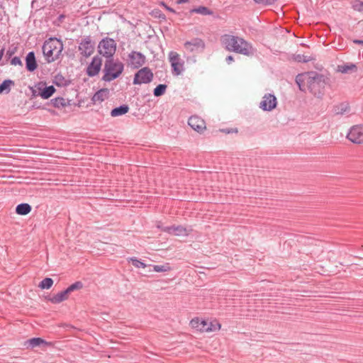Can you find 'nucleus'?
I'll return each mask as SVG.
<instances>
[{
  "label": "nucleus",
  "mask_w": 363,
  "mask_h": 363,
  "mask_svg": "<svg viewBox=\"0 0 363 363\" xmlns=\"http://www.w3.org/2000/svg\"><path fill=\"white\" fill-rule=\"evenodd\" d=\"M17 50V47H11L8 49V50L6 51V57L8 58V59H10L11 58V57L16 53Z\"/></svg>",
  "instance_id": "4c0bfd02"
},
{
  "label": "nucleus",
  "mask_w": 363,
  "mask_h": 363,
  "mask_svg": "<svg viewBox=\"0 0 363 363\" xmlns=\"http://www.w3.org/2000/svg\"><path fill=\"white\" fill-rule=\"evenodd\" d=\"M167 86L164 84H158L153 90V94L155 96H162L167 89Z\"/></svg>",
  "instance_id": "c756f323"
},
{
  "label": "nucleus",
  "mask_w": 363,
  "mask_h": 363,
  "mask_svg": "<svg viewBox=\"0 0 363 363\" xmlns=\"http://www.w3.org/2000/svg\"><path fill=\"white\" fill-rule=\"evenodd\" d=\"M189 125L198 133L203 132L206 128V122L198 116H192L188 120Z\"/></svg>",
  "instance_id": "f3484780"
},
{
  "label": "nucleus",
  "mask_w": 363,
  "mask_h": 363,
  "mask_svg": "<svg viewBox=\"0 0 363 363\" xmlns=\"http://www.w3.org/2000/svg\"><path fill=\"white\" fill-rule=\"evenodd\" d=\"M255 4L262 6L273 5L277 0H253Z\"/></svg>",
  "instance_id": "f704fd0d"
},
{
  "label": "nucleus",
  "mask_w": 363,
  "mask_h": 363,
  "mask_svg": "<svg viewBox=\"0 0 363 363\" xmlns=\"http://www.w3.org/2000/svg\"><path fill=\"white\" fill-rule=\"evenodd\" d=\"M150 14L152 17L158 18L160 21H166V16L158 9H153Z\"/></svg>",
  "instance_id": "2f4dec72"
},
{
  "label": "nucleus",
  "mask_w": 363,
  "mask_h": 363,
  "mask_svg": "<svg viewBox=\"0 0 363 363\" xmlns=\"http://www.w3.org/2000/svg\"><path fill=\"white\" fill-rule=\"evenodd\" d=\"M47 62L50 63L59 58L63 50L62 41L57 38H50L42 47Z\"/></svg>",
  "instance_id": "7ed1b4c3"
},
{
  "label": "nucleus",
  "mask_w": 363,
  "mask_h": 363,
  "mask_svg": "<svg viewBox=\"0 0 363 363\" xmlns=\"http://www.w3.org/2000/svg\"><path fill=\"white\" fill-rule=\"evenodd\" d=\"M169 60L172 67V72L173 75L179 76L184 70V62L180 58L179 55L171 51L169 53Z\"/></svg>",
  "instance_id": "6e6552de"
},
{
  "label": "nucleus",
  "mask_w": 363,
  "mask_h": 363,
  "mask_svg": "<svg viewBox=\"0 0 363 363\" xmlns=\"http://www.w3.org/2000/svg\"><path fill=\"white\" fill-rule=\"evenodd\" d=\"M38 67V64L33 51L29 52L26 57V68L28 72H33Z\"/></svg>",
  "instance_id": "6ab92c4d"
},
{
  "label": "nucleus",
  "mask_w": 363,
  "mask_h": 363,
  "mask_svg": "<svg viewBox=\"0 0 363 363\" xmlns=\"http://www.w3.org/2000/svg\"><path fill=\"white\" fill-rule=\"evenodd\" d=\"M4 53V49L3 48V49H1V50H0V60H1L2 59V57H3Z\"/></svg>",
  "instance_id": "c03bdc74"
},
{
  "label": "nucleus",
  "mask_w": 363,
  "mask_h": 363,
  "mask_svg": "<svg viewBox=\"0 0 363 363\" xmlns=\"http://www.w3.org/2000/svg\"><path fill=\"white\" fill-rule=\"evenodd\" d=\"M189 1L190 0H177V4H184V3L189 2Z\"/></svg>",
  "instance_id": "37998d69"
},
{
  "label": "nucleus",
  "mask_w": 363,
  "mask_h": 363,
  "mask_svg": "<svg viewBox=\"0 0 363 363\" xmlns=\"http://www.w3.org/2000/svg\"><path fill=\"white\" fill-rule=\"evenodd\" d=\"M10 63L11 65H14V66H16V65H19L21 67L23 66L22 61L21 60L19 57H13V58H11Z\"/></svg>",
  "instance_id": "58836bf2"
},
{
  "label": "nucleus",
  "mask_w": 363,
  "mask_h": 363,
  "mask_svg": "<svg viewBox=\"0 0 363 363\" xmlns=\"http://www.w3.org/2000/svg\"><path fill=\"white\" fill-rule=\"evenodd\" d=\"M228 64H230L233 60V57L232 55H229L225 59Z\"/></svg>",
  "instance_id": "a19ab883"
},
{
  "label": "nucleus",
  "mask_w": 363,
  "mask_h": 363,
  "mask_svg": "<svg viewBox=\"0 0 363 363\" xmlns=\"http://www.w3.org/2000/svg\"><path fill=\"white\" fill-rule=\"evenodd\" d=\"M154 271L157 272H167L170 269V267L166 264V265H155L154 266Z\"/></svg>",
  "instance_id": "c9c22d12"
},
{
  "label": "nucleus",
  "mask_w": 363,
  "mask_h": 363,
  "mask_svg": "<svg viewBox=\"0 0 363 363\" xmlns=\"http://www.w3.org/2000/svg\"><path fill=\"white\" fill-rule=\"evenodd\" d=\"M277 100L276 96L272 94H266L262 97V100L259 104V108L264 111H270L276 108Z\"/></svg>",
  "instance_id": "4468645a"
},
{
  "label": "nucleus",
  "mask_w": 363,
  "mask_h": 363,
  "mask_svg": "<svg viewBox=\"0 0 363 363\" xmlns=\"http://www.w3.org/2000/svg\"><path fill=\"white\" fill-rule=\"evenodd\" d=\"M222 131H223V132H225V133H231V131H230V130H222Z\"/></svg>",
  "instance_id": "49530a36"
},
{
  "label": "nucleus",
  "mask_w": 363,
  "mask_h": 363,
  "mask_svg": "<svg viewBox=\"0 0 363 363\" xmlns=\"http://www.w3.org/2000/svg\"><path fill=\"white\" fill-rule=\"evenodd\" d=\"M99 52L107 59L113 58L116 50V43L113 38H105L98 45Z\"/></svg>",
  "instance_id": "0eeeda50"
},
{
  "label": "nucleus",
  "mask_w": 363,
  "mask_h": 363,
  "mask_svg": "<svg viewBox=\"0 0 363 363\" xmlns=\"http://www.w3.org/2000/svg\"><path fill=\"white\" fill-rule=\"evenodd\" d=\"M160 5L164 6L165 9L167 11L172 12V13H176L175 10L172 8L169 7L167 4H165L164 1L160 2Z\"/></svg>",
  "instance_id": "ea45409f"
},
{
  "label": "nucleus",
  "mask_w": 363,
  "mask_h": 363,
  "mask_svg": "<svg viewBox=\"0 0 363 363\" xmlns=\"http://www.w3.org/2000/svg\"><path fill=\"white\" fill-rule=\"evenodd\" d=\"M222 131H223V132H225V133H231V131H230V130H222Z\"/></svg>",
  "instance_id": "a18cd8bd"
},
{
  "label": "nucleus",
  "mask_w": 363,
  "mask_h": 363,
  "mask_svg": "<svg viewBox=\"0 0 363 363\" xmlns=\"http://www.w3.org/2000/svg\"><path fill=\"white\" fill-rule=\"evenodd\" d=\"M352 8L355 11H360V12L363 11V1L356 0L352 4Z\"/></svg>",
  "instance_id": "e433bc0d"
},
{
  "label": "nucleus",
  "mask_w": 363,
  "mask_h": 363,
  "mask_svg": "<svg viewBox=\"0 0 363 363\" xmlns=\"http://www.w3.org/2000/svg\"><path fill=\"white\" fill-rule=\"evenodd\" d=\"M129 111V106L126 104L121 105L118 107L113 108L111 111L112 117H117L127 113Z\"/></svg>",
  "instance_id": "aec40b11"
},
{
  "label": "nucleus",
  "mask_w": 363,
  "mask_h": 363,
  "mask_svg": "<svg viewBox=\"0 0 363 363\" xmlns=\"http://www.w3.org/2000/svg\"><path fill=\"white\" fill-rule=\"evenodd\" d=\"M184 48L189 52H202L205 50V42L199 38H192L191 40L186 41L184 44Z\"/></svg>",
  "instance_id": "ddd939ff"
},
{
  "label": "nucleus",
  "mask_w": 363,
  "mask_h": 363,
  "mask_svg": "<svg viewBox=\"0 0 363 363\" xmlns=\"http://www.w3.org/2000/svg\"><path fill=\"white\" fill-rule=\"evenodd\" d=\"M101 64L102 60L101 57L99 56L94 57L91 63L86 68V74L89 77H94L97 75L101 70Z\"/></svg>",
  "instance_id": "dca6fc26"
},
{
  "label": "nucleus",
  "mask_w": 363,
  "mask_h": 363,
  "mask_svg": "<svg viewBox=\"0 0 363 363\" xmlns=\"http://www.w3.org/2000/svg\"><path fill=\"white\" fill-rule=\"evenodd\" d=\"M353 43L354 44H357V45H363V40H353Z\"/></svg>",
  "instance_id": "79ce46f5"
},
{
  "label": "nucleus",
  "mask_w": 363,
  "mask_h": 363,
  "mask_svg": "<svg viewBox=\"0 0 363 363\" xmlns=\"http://www.w3.org/2000/svg\"><path fill=\"white\" fill-rule=\"evenodd\" d=\"M78 50L82 56L87 58L94 52L95 42L91 40V36H86L79 43Z\"/></svg>",
  "instance_id": "9d476101"
},
{
  "label": "nucleus",
  "mask_w": 363,
  "mask_h": 363,
  "mask_svg": "<svg viewBox=\"0 0 363 363\" xmlns=\"http://www.w3.org/2000/svg\"><path fill=\"white\" fill-rule=\"evenodd\" d=\"M53 284V280L51 278L46 277L39 284V287L42 289H49Z\"/></svg>",
  "instance_id": "7c9ffc66"
},
{
  "label": "nucleus",
  "mask_w": 363,
  "mask_h": 363,
  "mask_svg": "<svg viewBox=\"0 0 363 363\" xmlns=\"http://www.w3.org/2000/svg\"><path fill=\"white\" fill-rule=\"evenodd\" d=\"M153 77V73L148 67H143L135 74L133 84H149L152 81Z\"/></svg>",
  "instance_id": "1a4fd4ad"
},
{
  "label": "nucleus",
  "mask_w": 363,
  "mask_h": 363,
  "mask_svg": "<svg viewBox=\"0 0 363 363\" xmlns=\"http://www.w3.org/2000/svg\"><path fill=\"white\" fill-rule=\"evenodd\" d=\"M347 138L354 144L363 143V125H356L350 128Z\"/></svg>",
  "instance_id": "f8f14e48"
},
{
  "label": "nucleus",
  "mask_w": 363,
  "mask_h": 363,
  "mask_svg": "<svg viewBox=\"0 0 363 363\" xmlns=\"http://www.w3.org/2000/svg\"><path fill=\"white\" fill-rule=\"evenodd\" d=\"M221 43L227 50L243 55L250 56L255 52L250 43L238 36L224 35L221 37Z\"/></svg>",
  "instance_id": "f03ea898"
},
{
  "label": "nucleus",
  "mask_w": 363,
  "mask_h": 363,
  "mask_svg": "<svg viewBox=\"0 0 363 363\" xmlns=\"http://www.w3.org/2000/svg\"><path fill=\"white\" fill-rule=\"evenodd\" d=\"M42 344L47 345L48 342L40 337H33L28 340L26 342L27 347L34 348L37 346H40Z\"/></svg>",
  "instance_id": "4be33fe9"
},
{
  "label": "nucleus",
  "mask_w": 363,
  "mask_h": 363,
  "mask_svg": "<svg viewBox=\"0 0 363 363\" xmlns=\"http://www.w3.org/2000/svg\"><path fill=\"white\" fill-rule=\"evenodd\" d=\"M313 59V57L304 55H297L295 57V60L299 62H308L312 60Z\"/></svg>",
  "instance_id": "72a5a7b5"
},
{
  "label": "nucleus",
  "mask_w": 363,
  "mask_h": 363,
  "mask_svg": "<svg viewBox=\"0 0 363 363\" xmlns=\"http://www.w3.org/2000/svg\"><path fill=\"white\" fill-rule=\"evenodd\" d=\"M191 12L199 13L203 16L212 15L213 13V11L210 10L208 8L203 6H200L197 8L193 9L191 11Z\"/></svg>",
  "instance_id": "bb28decb"
},
{
  "label": "nucleus",
  "mask_w": 363,
  "mask_h": 363,
  "mask_svg": "<svg viewBox=\"0 0 363 363\" xmlns=\"http://www.w3.org/2000/svg\"><path fill=\"white\" fill-rule=\"evenodd\" d=\"M350 110V106L346 103H342L334 108V111L336 114L343 115L347 113Z\"/></svg>",
  "instance_id": "cd10ccee"
},
{
  "label": "nucleus",
  "mask_w": 363,
  "mask_h": 363,
  "mask_svg": "<svg viewBox=\"0 0 363 363\" xmlns=\"http://www.w3.org/2000/svg\"><path fill=\"white\" fill-rule=\"evenodd\" d=\"M53 83L57 86H66L69 84L68 80L62 74H57L54 77Z\"/></svg>",
  "instance_id": "393cba45"
},
{
  "label": "nucleus",
  "mask_w": 363,
  "mask_h": 363,
  "mask_svg": "<svg viewBox=\"0 0 363 363\" xmlns=\"http://www.w3.org/2000/svg\"><path fill=\"white\" fill-rule=\"evenodd\" d=\"M130 64L135 69L142 67L145 63V56L140 52L132 51L128 54Z\"/></svg>",
  "instance_id": "2eb2a0df"
},
{
  "label": "nucleus",
  "mask_w": 363,
  "mask_h": 363,
  "mask_svg": "<svg viewBox=\"0 0 363 363\" xmlns=\"http://www.w3.org/2000/svg\"><path fill=\"white\" fill-rule=\"evenodd\" d=\"M83 288V284L82 281H78L70 286H69L65 290L62 291L57 293L55 295H53L51 297H49L48 300L50 301L52 303L57 304L60 303L68 298V296L72 291L76 290H79Z\"/></svg>",
  "instance_id": "39448f33"
},
{
  "label": "nucleus",
  "mask_w": 363,
  "mask_h": 363,
  "mask_svg": "<svg viewBox=\"0 0 363 363\" xmlns=\"http://www.w3.org/2000/svg\"><path fill=\"white\" fill-rule=\"evenodd\" d=\"M50 102L55 108H64L68 104V102H67L66 99L62 97H57L52 99Z\"/></svg>",
  "instance_id": "a878e982"
},
{
  "label": "nucleus",
  "mask_w": 363,
  "mask_h": 363,
  "mask_svg": "<svg viewBox=\"0 0 363 363\" xmlns=\"http://www.w3.org/2000/svg\"><path fill=\"white\" fill-rule=\"evenodd\" d=\"M158 228H161V230L163 232H166L169 234H172L177 236L181 235H187L188 232L186 228L182 226V225H172V226H167L161 228L160 225H157Z\"/></svg>",
  "instance_id": "a211bd4d"
},
{
  "label": "nucleus",
  "mask_w": 363,
  "mask_h": 363,
  "mask_svg": "<svg viewBox=\"0 0 363 363\" xmlns=\"http://www.w3.org/2000/svg\"><path fill=\"white\" fill-rule=\"evenodd\" d=\"M296 82L301 91H305V84L308 91L317 98H322L324 95L326 85L324 75L315 72H309L299 74L296 77Z\"/></svg>",
  "instance_id": "f257e3e1"
},
{
  "label": "nucleus",
  "mask_w": 363,
  "mask_h": 363,
  "mask_svg": "<svg viewBox=\"0 0 363 363\" xmlns=\"http://www.w3.org/2000/svg\"><path fill=\"white\" fill-rule=\"evenodd\" d=\"M31 210V206L26 203H20L16 207V213L21 216H26L28 214Z\"/></svg>",
  "instance_id": "412c9836"
},
{
  "label": "nucleus",
  "mask_w": 363,
  "mask_h": 363,
  "mask_svg": "<svg viewBox=\"0 0 363 363\" xmlns=\"http://www.w3.org/2000/svg\"><path fill=\"white\" fill-rule=\"evenodd\" d=\"M14 81L11 79H5L0 84V94H9L11 91V86H14Z\"/></svg>",
  "instance_id": "5701e85b"
},
{
  "label": "nucleus",
  "mask_w": 363,
  "mask_h": 363,
  "mask_svg": "<svg viewBox=\"0 0 363 363\" xmlns=\"http://www.w3.org/2000/svg\"><path fill=\"white\" fill-rule=\"evenodd\" d=\"M129 262L132 263V264L136 268H145L146 267V264L138 259L136 257H131L129 259Z\"/></svg>",
  "instance_id": "473e14b6"
},
{
  "label": "nucleus",
  "mask_w": 363,
  "mask_h": 363,
  "mask_svg": "<svg viewBox=\"0 0 363 363\" xmlns=\"http://www.w3.org/2000/svg\"><path fill=\"white\" fill-rule=\"evenodd\" d=\"M192 328L197 329L201 332H211L220 330L221 325L218 321L208 322L201 320L199 318H193L191 320Z\"/></svg>",
  "instance_id": "423d86ee"
},
{
  "label": "nucleus",
  "mask_w": 363,
  "mask_h": 363,
  "mask_svg": "<svg viewBox=\"0 0 363 363\" xmlns=\"http://www.w3.org/2000/svg\"><path fill=\"white\" fill-rule=\"evenodd\" d=\"M55 91L52 85L47 86L45 82H40L35 85V89H32V94L33 96H40L43 99H48Z\"/></svg>",
  "instance_id": "9b49d317"
},
{
  "label": "nucleus",
  "mask_w": 363,
  "mask_h": 363,
  "mask_svg": "<svg viewBox=\"0 0 363 363\" xmlns=\"http://www.w3.org/2000/svg\"><path fill=\"white\" fill-rule=\"evenodd\" d=\"M123 69L124 65L119 60H114L113 58L106 59L104 64V74L102 77V80L104 82H111L119 77Z\"/></svg>",
  "instance_id": "20e7f679"
},
{
  "label": "nucleus",
  "mask_w": 363,
  "mask_h": 363,
  "mask_svg": "<svg viewBox=\"0 0 363 363\" xmlns=\"http://www.w3.org/2000/svg\"><path fill=\"white\" fill-rule=\"evenodd\" d=\"M357 69L356 65L353 63L345 64L338 66V70L342 73H347L350 71H356Z\"/></svg>",
  "instance_id": "c85d7f7f"
},
{
  "label": "nucleus",
  "mask_w": 363,
  "mask_h": 363,
  "mask_svg": "<svg viewBox=\"0 0 363 363\" xmlns=\"http://www.w3.org/2000/svg\"><path fill=\"white\" fill-rule=\"evenodd\" d=\"M108 94V89H101L94 94L93 100L95 101H103L107 97Z\"/></svg>",
  "instance_id": "b1692460"
}]
</instances>
